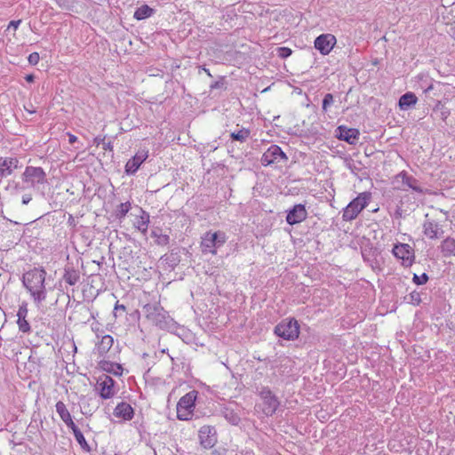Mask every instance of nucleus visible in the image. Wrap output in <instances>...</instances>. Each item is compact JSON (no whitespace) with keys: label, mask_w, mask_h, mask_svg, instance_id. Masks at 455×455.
Instances as JSON below:
<instances>
[{"label":"nucleus","mask_w":455,"mask_h":455,"mask_svg":"<svg viewBox=\"0 0 455 455\" xmlns=\"http://www.w3.org/2000/svg\"><path fill=\"white\" fill-rule=\"evenodd\" d=\"M345 166L355 176H357L363 170L362 163L359 161L355 163V161L349 156L345 158Z\"/></svg>","instance_id":"35"},{"label":"nucleus","mask_w":455,"mask_h":455,"mask_svg":"<svg viewBox=\"0 0 455 455\" xmlns=\"http://www.w3.org/2000/svg\"><path fill=\"white\" fill-rule=\"evenodd\" d=\"M8 162L10 164L9 168L11 169V173L12 174L15 169L20 168V161L17 157H8Z\"/></svg>","instance_id":"44"},{"label":"nucleus","mask_w":455,"mask_h":455,"mask_svg":"<svg viewBox=\"0 0 455 455\" xmlns=\"http://www.w3.org/2000/svg\"><path fill=\"white\" fill-rule=\"evenodd\" d=\"M200 443L204 449L212 448L217 443V432L214 427L203 426L199 430Z\"/></svg>","instance_id":"15"},{"label":"nucleus","mask_w":455,"mask_h":455,"mask_svg":"<svg viewBox=\"0 0 455 455\" xmlns=\"http://www.w3.org/2000/svg\"><path fill=\"white\" fill-rule=\"evenodd\" d=\"M200 68L204 70L208 76L212 77V75L211 74L210 70L206 68L204 66L200 67Z\"/></svg>","instance_id":"57"},{"label":"nucleus","mask_w":455,"mask_h":455,"mask_svg":"<svg viewBox=\"0 0 455 455\" xmlns=\"http://www.w3.org/2000/svg\"><path fill=\"white\" fill-rule=\"evenodd\" d=\"M68 142L70 144H74L75 142L77 141V137L74 134H71V133H68Z\"/></svg>","instance_id":"53"},{"label":"nucleus","mask_w":455,"mask_h":455,"mask_svg":"<svg viewBox=\"0 0 455 455\" xmlns=\"http://www.w3.org/2000/svg\"><path fill=\"white\" fill-rule=\"evenodd\" d=\"M56 411L59 414L62 421L67 425L68 427L72 428L76 426L72 419L71 414L66 407V404L62 401H58L55 405Z\"/></svg>","instance_id":"22"},{"label":"nucleus","mask_w":455,"mask_h":455,"mask_svg":"<svg viewBox=\"0 0 455 455\" xmlns=\"http://www.w3.org/2000/svg\"><path fill=\"white\" fill-rule=\"evenodd\" d=\"M336 137L350 145H355L360 138V132L357 128L339 125L336 129Z\"/></svg>","instance_id":"14"},{"label":"nucleus","mask_w":455,"mask_h":455,"mask_svg":"<svg viewBox=\"0 0 455 455\" xmlns=\"http://www.w3.org/2000/svg\"><path fill=\"white\" fill-rule=\"evenodd\" d=\"M70 429L72 430L74 436H75L76 442L78 443V444L80 445L81 449L85 452H91L92 448L88 444L87 441L85 440V438L84 436V434L81 432L79 427L76 425L75 427H73Z\"/></svg>","instance_id":"30"},{"label":"nucleus","mask_w":455,"mask_h":455,"mask_svg":"<svg viewBox=\"0 0 455 455\" xmlns=\"http://www.w3.org/2000/svg\"><path fill=\"white\" fill-rule=\"evenodd\" d=\"M25 80L28 83H32L35 80V76L33 74H28L25 76Z\"/></svg>","instance_id":"54"},{"label":"nucleus","mask_w":455,"mask_h":455,"mask_svg":"<svg viewBox=\"0 0 455 455\" xmlns=\"http://www.w3.org/2000/svg\"><path fill=\"white\" fill-rule=\"evenodd\" d=\"M423 233L429 239H438L443 235L444 231L437 222L427 220L423 223Z\"/></svg>","instance_id":"19"},{"label":"nucleus","mask_w":455,"mask_h":455,"mask_svg":"<svg viewBox=\"0 0 455 455\" xmlns=\"http://www.w3.org/2000/svg\"><path fill=\"white\" fill-rule=\"evenodd\" d=\"M224 83H225V76H220V80L211 84L210 85V89L211 91L214 90V89H220V88H222L223 85H224Z\"/></svg>","instance_id":"46"},{"label":"nucleus","mask_w":455,"mask_h":455,"mask_svg":"<svg viewBox=\"0 0 455 455\" xmlns=\"http://www.w3.org/2000/svg\"><path fill=\"white\" fill-rule=\"evenodd\" d=\"M148 356H149V355H148V353H144V354L142 355V358H144V359H145V358H147V357H148Z\"/></svg>","instance_id":"60"},{"label":"nucleus","mask_w":455,"mask_h":455,"mask_svg":"<svg viewBox=\"0 0 455 455\" xmlns=\"http://www.w3.org/2000/svg\"><path fill=\"white\" fill-rule=\"evenodd\" d=\"M337 43L335 36L332 34H322L318 36L315 42V48L323 55L329 54Z\"/></svg>","instance_id":"12"},{"label":"nucleus","mask_w":455,"mask_h":455,"mask_svg":"<svg viewBox=\"0 0 455 455\" xmlns=\"http://www.w3.org/2000/svg\"><path fill=\"white\" fill-rule=\"evenodd\" d=\"M123 313H126V307L123 304H119L117 301L115 305L113 314L116 318L122 315Z\"/></svg>","instance_id":"42"},{"label":"nucleus","mask_w":455,"mask_h":455,"mask_svg":"<svg viewBox=\"0 0 455 455\" xmlns=\"http://www.w3.org/2000/svg\"><path fill=\"white\" fill-rule=\"evenodd\" d=\"M395 180L396 181L401 180V181H402L403 186L397 187L396 188L397 189L406 190V188H404V186H405L409 188H411L415 192H418L420 194L424 193V189L419 186V180L417 179H415L413 176L409 175L406 171H402L397 175H395Z\"/></svg>","instance_id":"16"},{"label":"nucleus","mask_w":455,"mask_h":455,"mask_svg":"<svg viewBox=\"0 0 455 455\" xmlns=\"http://www.w3.org/2000/svg\"><path fill=\"white\" fill-rule=\"evenodd\" d=\"M115 383V380L107 374L100 376L97 382L99 395L104 400L112 398L116 394Z\"/></svg>","instance_id":"11"},{"label":"nucleus","mask_w":455,"mask_h":455,"mask_svg":"<svg viewBox=\"0 0 455 455\" xmlns=\"http://www.w3.org/2000/svg\"><path fill=\"white\" fill-rule=\"evenodd\" d=\"M258 395L263 403L262 413L267 417L273 416L280 406L278 397L267 386L261 387Z\"/></svg>","instance_id":"8"},{"label":"nucleus","mask_w":455,"mask_h":455,"mask_svg":"<svg viewBox=\"0 0 455 455\" xmlns=\"http://www.w3.org/2000/svg\"><path fill=\"white\" fill-rule=\"evenodd\" d=\"M72 220H73V216H70L69 221H72Z\"/></svg>","instance_id":"63"},{"label":"nucleus","mask_w":455,"mask_h":455,"mask_svg":"<svg viewBox=\"0 0 455 455\" xmlns=\"http://www.w3.org/2000/svg\"><path fill=\"white\" fill-rule=\"evenodd\" d=\"M140 215L137 216L136 220L134 222V227L143 235H146L148 228L149 223V214L142 208H140Z\"/></svg>","instance_id":"26"},{"label":"nucleus","mask_w":455,"mask_h":455,"mask_svg":"<svg viewBox=\"0 0 455 455\" xmlns=\"http://www.w3.org/2000/svg\"><path fill=\"white\" fill-rule=\"evenodd\" d=\"M39 60H40L39 53L36 52L30 53L28 58V63L32 66L36 65L39 62Z\"/></svg>","instance_id":"45"},{"label":"nucleus","mask_w":455,"mask_h":455,"mask_svg":"<svg viewBox=\"0 0 455 455\" xmlns=\"http://www.w3.org/2000/svg\"><path fill=\"white\" fill-rule=\"evenodd\" d=\"M198 391L192 390L179 400L176 410L177 418L180 420H188L191 419Z\"/></svg>","instance_id":"6"},{"label":"nucleus","mask_w":455,"mask_h":455,"mask_svg":"<svg viewBox=\"0 0 455 455\" xmlns=\"http://www.w3.org/2000/svg\"><path fill=\"white\" fill-rule=\"evenodd\" d=\"M429 277L427 273H423L420 275L416 274L413 275L412 282L417 285H422L427 283Z\"/></svg>","instance_id":"39"},{"label":"nucleus","mask_w":455,"mask_h":455,"mask_svg":"<svg viewBox=\"0 0 455 455\" xmlns=\"http://www.w3.org/2000/svg\"><path fill=\"white\" fill-rule=\"evenodd\" d=\"M222 415L233 426H237L241 421L240 416L232 409L225 408Z\"/></svg>","instance_id":"33"},{"label":"nucleus","mask_w":455,"mask_h":455,"mask_svg":"<svg viewBox=\"0 0 455 455\" xmlns=\"http://www.w3.org/2000/svg\"><path fill=\"white\" fill-rule=\"evenodd\" d=\"M105 136L101 137V136H97L94 138L93 140V143L96 145V146H99L100 144H103L105 142Z\"/></svg>","instance_id":"52"},{"label":"nucleus","mask_w":455,"mask_h":455,"mask_svg":"<svg viewBox=\"0 0 455 455\" xmlns=\"http://www.w3.org/2000/svg\"><path fill=\"white\" fill-rule=\"evenodd\" d=\"M26 318L27 317H23V316H22V318H18L17 324H18L20 331H21L23 333H29L31 331V327Z\"/></svg>","instance_id":"37"},{"label":"nucleus","mask_w":455,"mask_h":455,"mask_svg":"<svg viewBox=\"0 0 455 455\" xmlns=\"http://www.w3.org/2000/svg\"><path fill=\"white\" fill-rule=\"evenodd\" d=\"M114 339L111 335H104L101 339L96 344V349L100 355H104L112 347Z\"/></svg>","instance_id":"28"},{"label":"nucleus","mask_w":455,"mask_h":455,"mask_svg":"<svg viewBox=\"0 0 455 455\" xmlns=\"http://www.w3.org/2000/svg\"><path fill=\"white\" fill-rule=\"evenodd\" d=\"M148 155V152H138L125 164L124 172L127 175H133L137 172L140 165L146 161Z\"/></svg>","instance_id":"17"},{"label":"nucleus","mask_w":455,"mask_h":455,"mask_svg":"<svg viewBox=\"0 0 455 455\" xmlns=\"http://www.w3.org/2000/svg\"><path fill=\"white\" fill-rule=\"evenodd\" d=\"M28 313V303L22 302V304L20 305L18 312H17L18 318H22V316L27 317Z\"/></svg>","instance_id":"43"},{"label":"nucleus","mask_w":455,"mask_h":455,"mask_svg":"<svg viewBox=\"0 0 455 455\" xmlns=\"http://www.w3.org/2000/svg\"><path fill=\"white\" fill-rule=\"evenodd\" d=\"M251 135V131L247 128H242L237 132H233L230 133V138L232 140L239 141L241 143L245 142Z\"/></svg>","instance_id":"34"},{"label":"nucleus","mask_w":455,"mask_h":455,"mask_svg":"<svg viewBox=\"0 0 455 455\" xmlns=\"http://www.w3.org/2000/svg\"><path fill=\"white\" fill-rule=\"evenodd\" d=\"M408 303L412 304L414 306H419L421 302V292L413 291H411L408 297L404 298Z\"/></svg>","instance_id":"36"},{"label":"nucleus","mask_w":455,"mask_h":455,"mask_svg":"<svg viewBox=\"0 0 455 455\" xmlns=\"http://www.w3.org/2000/svg\"><path fill=\"white\" fill-rule=\"evenodd\" d=\"M113 414L115 417L129 421L134 417V409L126 402L117 403L114 409Z\"/></svg>","instance_id":"20"},{"label":"nucleus","mask_w":455,"mask_h":455,"mask_svg":"<svg viewBox=\"0 0 455 455\" xmlns=\"http://www.w3.org/2000/svg\"><path fill=\"white\" fill-rule=\"evenodd\" d=\"M392 252L397 259L402 260V265L403 267H411L415 260L414 249L408 243H395L393 247Z\"/></svg>","instance_id":"9"},{"label":"nucleus","mask_w":455,"mask_h":455,"mask_svg":"<svg viewBox=\"0 0 455 455\" xmlns=\"http://www.w3.org/2000/svg\"><path fill=\"white\" fill-rule=\"evenodd\" d=\"M371 199V192L360 193L355 198L350 201L349 204L343 210V220L351 221L355 220L358 216V214L368 205Z\"/></svg>","instance_id":"4"},{"label":"nucleus","mask_w":455,"mask_h":455,"mask_svg":"<svg viewBox=\"0 0 455 455\" xmlns=\"http://www.w3.org/2000/svg\"><path fill=\"white\" fill-rule=\"evenodd\" d=\"M6 322V315L4 311L0 307V328H2Z\"/></svg>","instance_id":"50"},{"label":"nucleus","mask_w":455,"mask_h":455,"mask_svg":"<svg viewBox=\"0 0 455 455\" xmlns=\"http://www.w3.org/2000/svg\"><path fill=\"white\" fill-rule=\"evenodd\" d=\"M155 13V9L151 8L148 4H143L138 7L135 11L133 17L138 20H142L151 17Z\"/></svg>","instance_id":"31"},{"label":"nucleus","mask_w":455,"mask_h":455,"mask_svg":"<svg viewBox=\"0 0 455 455\" xmlns=\"http://www.w3.org/2000/svg\"><path fill=\"white\" fill-rule=\"evenodd\" d=\"M129 317L132 321L139 322L140 319V312L138 309L133 310L132 312L129 313Z\"/></svg>","instance_id":"47"},{"label":"nucleus","mask_w":455,"mask_h":455,"mask_svg":"<svg viewBox=\"0 0 455 455\" xmlns=\"http://www.w3.org/2000/svg\"><path fill=\"white\" fill-rule=\"evenodd\" d=\"M99 366L103 371L115 376H122L123 374L124 368L120 363L102 360L99 363Z\"/></svg>","instance_id":"23"},{"label":"nucleus","mask_w":455,"mask_h":455,"mask_svg":"<svg viewBox=\"0 0 455 455\" xmlns=\"http://www.w3.org/2000/svg\"><path fill=\"white\" fill-rule=\"evenodd\" d=\"M434 89V85L433 84H430L425 91L424 92L425 93H428L430 91H432Z\"/></svg>","instance_id":"58"},{"label":"nucleus","mask_w":455,"mask_h":455,"mask_svg":"<svg viewBox=\"0 0 455 455\" xmlns=\"http://www.w3.org/2000/svg\"><path fill=\"white\" fill-rule=\"evenodd\" d=\"M31 201V196H22V204H28L29 202Z\"/></svg>","instance_id":"55"},{"label":"nucleus","mask_w":455,"mask_h":455,"mask_svg":"<svg viewBox=\"0 0 455 455\" xmlns=\"http://www.w3.org/2000/svg\"><path fill=\"white\" fill-rule=\"evenodd\" d=\"M288 156L278 145H271L266 152L263 153L260 162L262 165L267 166L275 164L285 163Z\"/></svg>","instance_id":"10"},{"label":"nucleus","mask_w":455,"mask_h":455,"mask_svg":"<svg viewBox=\"0 0 455 455\" xmlns=\"http://www.w3.org/2000/svg\"><path fill=\"white\" fill-rule=\"evenodd\" d=\"M334 102V98L331 93H326L323 99L322 109L323 112H327L328 108L331 107Z\"/></svg>","instance_id":"38"},{"label":"nucleus","mask_w":455,"mask_h":455,"mask_svg":"<svg viewBox=\"0 0 455 455\" xmlns=\"http://www.w3.org/2000/svg\"><path fill=\"white\" fill-rule=\"evenodd\" d=\"M131 208H132V204L129 201L125 202V203H122L119 205H117L116 209L113 212V216L116 220H122L125 218V216L127 215V213L129 212Z\"/></svg>","instance_id":"32"},{"label":"nucleus","mask_w":455,"mask_h":455,"mask_svg":"<svg viewBox=\"0 0 455 455\" xmlns=\"http://www.w3.org/2000/svg\"><path fill=\"white\" fill-rule=\"evenodd\" d=\"M307 218V212L306 205L303 204H298L293 205L287 211L286 222L291 225H296L301 223Z\"/></svg>","instance_id":"13"},{"label":"nucleus","mask_w":455,"mask_h":455,"mask_svg":"<svg viewBox=\"0 0 455 455\" xmlns=\"http://www.w3.org/2000/svg\"><path fill=\"white\" fill-rule=\"evenodd\" d=\"M20 23H21V20H12V21H10V23L8 25V28H12L14 30H16L19 28Z\"/></svg>","instance_id":"49"},{"label":"nucleus","mask_w":455,"mask_h":455,"mask_svg":"<svg viewBox=\"0 0 455 455\" xmlns=\"http://www.w3.org/2000/svg\"><path fill=\"white\" fill-rule=\"evenodd\" d=\"M102 148L105 150V151H110V152H113V145H112V142L111 141H108V142H104L102 144Z\"/></svg>","instance_id":"51"},{"label":"nucleus","mask_w":455,"mask_h":455,"mask_svg":"<svg viewBox=\"0 0 455 455\" xmlns=\"http://www.w3.org/2000/svg\"><path fill=\"white\" fill-rule=\"evenodd\" d=\"M161 353H166V354H168V349H167V348H166V349H165V348H164V349H162V350H161Z\"/></svg>","instance_id":"61"},{"label":"nucleus","mask_w":455,"mask_h":455,"mask_svg":"<svg viewBox=\"0 0 455 455\" xmlns=\"http://www.w3.org/2000/svg\"><path fill=\"white\" fill-rule=\"evenodd\" d=\"M147 320L161 330H170L174 326V321L160 302L147 303L142 307Z\"/></svg>","instance_id":"2"},{"label":"nucleus","mask_w":455,"mask_h":455,"mask_svg":"<svg viewBox=\"0 0 455 455\" xmlns=\"http://www.w3.org/2000/svg\"><path fill=\"white\" fill-rule=\"evenodd\" d=\"M72 220H73V216H70L69 221H72Z\"/></svg>","instance_id":"64"},{"label":"nucleus","mask_w":455,"mask_h":455,"mask_svg":"<svg viewBox=\"0 0 455 455\" xmlns=\"http://www.w3.org/2000/svg\"><path fill=\"white\" fill-rule=\"evenodd\" d=\"M151 236L155 238V243L159 246H165L170 242V236L164 234L162 228L156 227L151 230Z\"/></svg>","instance_id":"29"},{"label":"nucleus","mask_w":455,"mask_h":455,"mask_svg":"<svg viewBox=\"0 0 455 455\" xmlns=\"http://www.w3.org/2000/svg\"><path fill=\"white\" fill-rule=\"evenodd\" d=\"M45 277L46 271L43 267H34L22 275V283L37 307L46 299Z\"/></svg>","instance_id":"1"},{"label":"nucleus","mask_w":455,"mask_h":455,"mask_svg":"<svg viewBox=\"0 0 455 455\" xmlns=\"http://www.w3.org/2000/svg\"><path fill=\"white\" fill-rule=\"evenodd\" d=\"M226 234L221 231L206 232L202 237L201 248L204 253L216 254V248L226 243Z\"/></svg>","instance_id":"7"},{"label":"nucleus","mask_w":455,"mask_h":455,"mask_svg":"<svg viewBox=\"0 0 455 455\" xmlns=\"http://www.w3.org/2000/svg\"><path fill=\"white\" fill-rule=\"evenodd\" d=\"M418 101L417 96L411 92L403 94L398 100V107L401 110H408L414 107Z\"/></svg>","instance_id":"25"},{"label":"nucleus","mask_w":455,"mask_h":455,"mask_svg":"<svg viewBox=\"0 0 455 455\" xmlns=\"http://www.w3.org/2000/svg\"><path fill=\"white\" fill-rule=\"evenodd\" d=\"M58 6L63 10L70 11L73 8L72 0H54Z\"/></svg>","instance_id":"41"},{"label":"nucleus","mask_w":455,"mask_h":455,"mask_svg":"<svg viewBox=\"0 0 455 455\" xmlns=\"http://www.w3.org/2000/svg\"><path fill=\"white\" fill-rule=\"evenodd\" d=\"M180 248L172 249L169 253L161 257V260H163L171 270H173L180 262Z\"/></svg>","instance_id":"21"},{"label":"nucleus","mask_w":455,"mask_h":455,"mask_svg":"<svg viewBox=\"0 0 455 455\" xmlns=\"http://www.w3.org/2000/svg\"><path fill=\"white\" fill-rule=\"evenodd\" d=\"M62 280L70 286H75L81 281L79 269L76 268L73 263H68L64 267Z\"/></svg>","instance_id":"18"},{"label":"nucleus","mask_w":455,"mask_h":455,"mask_svg":"<svg viewBox=\"0 0 455 455\" xmlns=\"http://www.w3.org/2000/svg\"><path fill=\"white\" fill-rule=\"evenodd\" d=\"M451 30H453L451 33V36L455 38V28H453V26H451Z\"/></svg>","instance_id":"59"},{"label":"nucleus","mask_w":455,"mask_h":455,"mask_svg":"<svg viewBox=\"0 0 455 455\" xmlns=\"http://www.w3.org/2000/svg\"><path fill=\"white\" fill-rule=\"evenodd\" d=\"M21 189H39L41 185L48 183L46 173L42 167L27 166L21 174Z\"/></svg>","instance_id":"3"},{"label":"nucleus","mask_w":455,"mask_h":455,"mask_svg":"<svg viewBox=\"0 0 455 455\" xmlns=\"http://www.w3.org/2000/svg\"><path fill=\"white\" fill-rule=\"evenodd\" d=\"M274 333L285 340L293 341L299 338V324L294 317L284 318L275 326Z\"/></svg>","instance_id":"5"},{"label":"nucleus","mask_w":455,"mask_h":455,"mask_svg":"<svg viewBox=\"0 0 455 455\" xmlns=\"http://www.w3.org/2000/svg\"><path fill=\"white\" fill-rule=\"evenodd\" d=\"M432 111V117L441 119L443 122H445L451 115L450 109L445 107V103L443 102V100H437Z\"/></svg>","instance_id":"24"},{"label":"nucleus","mask_w":455,"mask_h":455,"mask_svg":"<svg viewBox=\"0 0 455 455\" xmlns=\"http://www.w3.org/2000/svg\"><path fill=\"white\" fill-rule=\"evenodd\" d=\"M442 255L445 258L455 256V238L448 236L439 246Z\"/></svg>","instance_id":"27"},{"label":"nucleus","mask_w":455,"mask_h":455,"mask_svg":"<svg viewBox=\"0 0 455 455\" xmlns=\"http://www.w3.org/2000/svg\"><path fill=\"white\" fill-rule=\"evenodd\" d=\"M169 357H170V359H171V361H172V364H174V358H173L172 355H169Z\"/></svg>","instance_id":"62"},{"label":"nucleus","mask_w":455,"mask_h":455,"mask_svg":"<svg viewBox=\"0 0 455 455\" xmlns=\"http://www.w3.org/2000/svg\"><path fill=\"white\" fill-rule=\"evenodd\" d=\"M291 53H292V50L289 47L283 46V47H278L276 49V54L281 59H286V58L290 57L291 55Z\"/></svg>","instance_id":"40"},{"label":"nucleus","mask_w":455,"mask_h":455,"mask_svg":"<svg viewBox=\"0 0 455 455\" xmlns=\"http://www.w3.org/2000/svg\"><path fill=\"white\" fill-rule=\"evenodd\" d=\"M0 159L1 166L4 167V170L7 171L10 175H12L11 169L9 168L10 164L8 162V157H0Z\"/></svg>","instance_id":"48"},{"label":"nucleus","mask_w":455,"mask_h":455,"mask_svg":"<svg viewBox=\"0 0 455 455\" xmlns=\"http://www.w3.org/2000/svg\"><path fill=\"white\" fill-rule=\"evenodd\" d=\"M402 213H403V210L401 208H397L395 212V215L396 218H401L402 217Z\"/></svg>","instance_id":"56"}]
</instances>
